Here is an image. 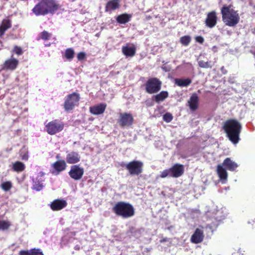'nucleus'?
Segmentation results:
<instances>
[{
    "label": "nucleus",
    "mask_w": 255,
    "mask_h": 255,
    "mask_svg": "<svg viewBox=\"0 0 255 255\" xmlns=\"http://www.w3.org/2000/svg\"><path fill=\"white\" fill-rule=\"evenodd\" d=\"M74 54L75 52L73 49L68 48L65 51V56L68 60H71L74 57Z\"/></svg>",
    "instance_id": "nucleus-31"
},
{
    "label": "nucleus",
    "mask_w": 255,
    "mask_h": 255,
    "mask_svg": "<svg viewBox=\"0 0 255 255\" xmlns=\"http://www.w3.org/2000/svg\"><path fill=\"white\" fill-rule=\"evenodd\" d=\"M120 0H113V10L118 9L120 6Z\"/></svg>",
    "instance_id": "nucleus-38"
},
{
    "label": "nucleus",
    "mask_w": 255,
    "mask_h": 255,
    "mask_svg": "<svg viewBox=\"0 0 255 255\" xmlns=\"http://www.w3.org/2000/svg\"><path fill=\"white\" fill-rule=\"evenodd\" d=\"M221 70L222 71V72H223V73L224 74H225L227 73V71H226V70H225V68L224 66H222L221 68Z\"/></svg>",
    "instance_id": "nucleus-43"
},
{
    "label": "nucleus",
    "mask_w": 255,
    "mask_h": 255,
    "mask_svg": "<svg viewBox=\"0 0 255 255\" xmlns=\"http://www.w3.org/2000/svg\"><path fill=\"white\" fill-rule=\"evenodd\" d=\"M18 63V61L17 59L11 58L5 61L3 68L13 70L16 68Z\"/></svg>",
    "instance_id": "nucleus-21"
},
{
    "label": "nucleus",
    "mask_w": 255,
    "mask_h": 255,
    "mask_svg": "<svg viewBox=\"0 0 255 255\" xmlns=\"http://www.w3.org/2000/svg\"><path fill=\"white\" fill-rule=\"evenodd\" d=\"M223 165L218 164L217 166V173L220 180H226L228 178V173L226 168H224Z\"/></svg>",
    "instance_id": "nucleus-22"
},
{
    "label": "nucleus",
    "mask_w": 255,
    "mask_h": 255,
    "mask_svg": "<svg viewBox=\"0 0 255 255\" xmlns=\"http://www.w3.org/2000/svg\"><path fill=\"white\" fill-rule=\"evenodd\" d=\"M122 167L125 168L131 175H139L143 172V163L139 160H133L128 163L122 162Z\"/></svg>",
    "instance_id": "nucleus-5"
},
{
    "label": "nucleus",
    "mask_w": 255,
    "mask_h": 255,
    "mask_svg": "<svg viewBox=\"0 0 255 255\" xmlns=\"http://www.w3.org/2000/svg\"><path fill=\"white\" fill-rule=\"evenodd\" d=\"M52 167L55 170L61 172L66 169V163L64 160H59L53 163Z\"/></svg>",
    "instance_id": "nucleus-23"
},
{
    "label": "nucleus",
    "mask_w": 255,
    "mask_h": 255,
    "mask_svg": "<svg viewBox=\"0 0 255 255\" xmlns=\"http://www.w3.org/2000/svg\"><path fill=\"white\" fill-rule=\"evenodd\" d=\"M204 238V232L202 229L197 228L191 236L190 241L191 243L197 244L201 243Z\"/></svg>",
    "instance_id": "nucleus-14"
},
{
    "label": "nucleus",
    "mask_w": 255,
    "mask_h": 255,
    "mask_svg": "<svg viewBox=\"0 0 255 255\" xmlns=\"http://www.w3.org/2000/svg\"><path fill=\"white\" fill-rule=\"evenodd\" d=\"M79 100V95L76 93L69 95L67 97L64 103L65 110L69 111L73 110L76 106L78 105Z\"/></svg>",
    "instance_id": "nucleus-9"
},
{
    "label": "nucleus",
    "mask_w": 255,
    "mask_h": 255,
    "mask_svg": "<svg viewBox=\"0 0 255 255\" xmlns=\"http://www.w3.org/2000/svg\"><path fill=\"white\" fill-rule=\"evenodd\" d=\"M162 82L157 78L148 79L144 84L145 90L149 94L157 93L161 88Z\"/></svg>",
    "instance_id": "nucleus-7"
},
{
    "label": "nucleus",
    "mask_w": 255,
    "mask_h": 255,
    "mask_svg": "<svg viewBox=\"0 0 255 255\" xmlns=\"http://www.w3.org/2000/svg\"><path fill=\"white\" fill-rule=\"evenodd\" d=\"M198 65L202 68H211L212 67L211 61L205 62L203 60H200L198 61Z\"/></svg>",
    "instance_id": "nucleus-32"
},
{
    "label": "nucleus",
    "mask_w": 255,
    "mask_h": 255,
    "mask_svg": "<svg viewBox=\"0 0 255 255\" xmlns=\"http://www.w3.org/2000/svg\"><path fill=\"white\" fill-rule=\"evenodd\" d=\"M11 183L9 181L4 182L1 184L2 189L5 191L9 190L11 188Z\"/></svg>",
    "instance_id": "nucleus-35"
},
{
    "label": "nucleus",
    "mask_w": 255,
    "mask_h": 255,
    "mask_svg": "<svg viewBox=\"0 0 255 255\" xmlns=\"http://www.w3.org/2000/svg\"><path fill=\"white\" fill-rule=\"evenodd\" d=\"M133 118L131 114L127 113H121L118 119V123L121 127L132 125Z\"/></svg>",
    "instance_id": "nucleus-12"
},
{
    "label": "nucleus",
    "mask_w": 255,
    "mask_h": 255,
    "mask_svg": "<svg viewBox=\"0 0 255 255\" xmlns=\"http://www.w3.org/2000/svg\"><path fill=\"white\" fill-rule=\"evenodd\" d=\"M86 54L84 52H79L77 54V58L79 60H83L85 58Z\"/></svg>",
    "instance_id": "nucleus-40"
},
{
    "label": "nucleus",
    "mask_w": 255,
    "mask_h": 255,
    "mask_svg": "<svg viewBox=\"0 0 255 255\" xmlns=\"http://www.w3.org/2000/svg\"><path fill=\"white\" fill-rule=\"evenodd\" d=\"M80 158L81 156L78 152L71 151L67 154L66 160L69 164H75L79 162Z\"/></svg>",
    "instance_id": "nucleus-17"
},
{
    "label": "nucleus",
    "mask_w": 255,
    "mask_h": 255,
    "mask_svg": "<svg viewBox=\"0 0 255 255\" xmlns=\"http://www.w3.org/2000/svg\"><path fill=\"white\" fill-rule=\"evenodd\" d=\"M233 7L232 4H225L221 9L222 20L226 25L230 27L235 26L239 23L240 19L238 11Z\"/></svg>",
    "instance_id": "nucleus-2"
},
{
    "label": "nucleus",
    "mask_w": 255,
    "mask_h": 255,
    "mask_svg": "<svg viewBox=\"0 0 255 255\" xmlns=\"http://www.w3.org/2000/svg\"><path fill=\"white\" fill-rule=\"evenodd\" d=\"M168 96L169 94L167 91H162L154 96V100L156 103H159L165 100Z\"/></svg>",
    "instance_id": "nucleus-25"
},
{
    "label": "nucleus",
    "mask_w": 255,
    "mask_h": 255,
    "mask_svg": "<svg viewBox=\"0 0 255 255\" xmlns=\"http://www.w3.org/2000/svg\"><path fill=\"white\" fill-rule=\"evenodd\" d=\"M44 175V172L40 171L35 177L33 176L32 177V183L31 188L33 190L40 191L43 189L44 187V182L45 181Z\"/></svg>",
    "instance_id": "nucleus-8"
},
{
    "label": "nucleus",
    "mask_w": 255,
    "mask_h": 255,
    "mask_svg": "<svg viewBox=\"0 0 255 255\" xmlns=\"http://www.w3.org/2000/svg\"><path fill=\"white\" fill-rule=\"evenodd\" d=\"M113 210L115 214L123 219H128L135 215L133 206L129 203L119 202L115 205Z\"/></svg>",
    "instance_id": "nucleus-4"
},
{
    "label": "nucleus",
    "mask_w": 255,
    "mask_h": 255,
    "mask_svg": "<svg viewBox=\"0 0 255 255\" xmlns=\"http://www.w3.org/2000/svg\"><path fill=\"white\" fill-rule=\"evenodd\" d=\"M136 48L134 45L131 46H124L122 48V51L123 54L126 57H132L135 55Z\"/></svg>",
    "instance_id": "nucleus-18"
},
{
    "label": "nucleus",
    "mask_w": 255,
    "mask_h": 255,
    "mask_svg": "<svg viewBox=\"0 0 255 255\" xmlns=\"http://www.w3.org/2000/svg\"><path fill=\"white\" fill-rule=\"evenodd\" d=\"M25 166L24 163L20 161H16L12 164V169L17 172H20L25 169Z\"/></svg>",
    "instance_id": "nucleus-28"
},
{
    "label": "nucleus",
    "mask_w": 255,
    "mask_h": 255,
    "mask_svg": "<svg viewBox=\"0 0 255 255\" xmlns=\"http://www.w3.org/2000/svg\"><path fill=\"white\" fill-rule=\"evenodd\" d=\"M106 107L105 104H100L90 107V112L94 115H99L102 114Z\"/></svg>",
    "instance_id": "nucleus-19"
},
{
    "label": "nucleus",
    "mask_w": 255,
    "mask_h": 255,
    "mask_svg": "<svg viewBox=\"0 0 255 255\" xmlns=\"http://www.w3.org/2000/svg\"><path fill=\"white\" fill-rule=\"evenodd\" d=\"M163 119L165 122L169 123L172 120L173 116L170 113H166L163 115Z\"/></svg>",
    "instance_id": "nucleus-36"
},
{
    "label": "nucleus",
    "mask_w": 255,
    "mask_h": 255,
    "mask_svg": "<svg viewBox=\"0 0 255 255\" xmlns=\"http://www.w3.org/2000/svg\"><path fill=\"white\" fill-rule=\"evenodd\" d=\"M191 41V37L189 35H185L180 38V42L183 46H188Z\"/></svg>",
    "instance_id": "nucleus-30"
},
{
    "label": "nucleus",
    "mask_w": 255,
    "mask_h": 255,
    "mask_svg": "<svg viewBox=\"0 0 255 255\" xmlns=\"http://www.w3.org/2000/svg\"><path fill=\"white\" fill-rule=\"evenodd\" d=\"M67 205V202L65 200L56 199L51 203L50 206L52 210L58 211L64 208Z\"/></svg>",
    "instance_id": "nucleus-15"
},
{
    "label": "nucleus",
    "mask_w": 255,
    "mask_h": 255,
    "mask_svg": "<svg viewBox=\"0 0 255 255\" xmlns=\"http://www.w3.org/2000/svg\"><path fill=\"white\" fill-rule=\"evenodd\" d=\"M59 7L55 0H41L32 9V11L36 15H46L53 13Z\"/></svg>",
    "instance_id": "nucleus-3"
},
{
    "label": "nucleus",
    "mask_w": 255,
    "mask_h": 255,
    "mask_svg": "<svg viewBox=\"0 0 255 255\" xmlns=\"http://www.w3.org/2000/svg\"><path fill=\"white\" fill-rule=\"evenodd\" d=\"M84 173V169L79 165H74L71 166L68 172L70 177L74 180H80Z\"/></svg>",
    "instance_id": "nucleus-11"
},
{
    "label": "nucleus",
    "mask_w": 255,
    "mask_h": 255,
    "mask_svg": "<svg viewBox=\"0 0 255 255\" xmlns=\"http://www.w3.org/2000/svg\"><path fill=\"white\" fill-rule=\"evenodd\" d=\"M223 128L227 137L233 144H237L240 140V135L242 131V124L237 120L229 119L226 121Z\"/></svg>",
    "instance_id": "nucleus-1"
},
{
    "label": "nucleus",
    "mask_w": 255,
    "mask_h": 255,
    "mask_svg": "<svg viewBox=\"0 0 255 255\" xmlns=\"http://www.w3.org/2000/svg\"><path fill=\"white\" fill-rule=\"evenodd\" d=\"M222 165L224 166L227 170L231 171H235L238 167V164L232 160L231 158L229 157L226 158L224 160Z\"/></svg>",
    "instance_id": "nucleus-20"
},
{
    "label": "nucleus",
    "mask_w": 255,
    "mask_h": 255,
    "mask_svg": "<svg viewBox=\"0 0 255 255\" xmlns=\"http://www.w3.org/2000/svg\"><path fill=\"white\" fill-rule=\"evenodd\" d=\"M52 34L46 31H43L40 34V38L44 40H49L51 37Z\"/></svg>",
    "instance_id": "nucleus-33"
},
{
    "label": "nucleus",
    "mask_w": 255,
    "mask_h": 255,
    "mask_svg": "<svg viewBox=\"0 0 255 255\" xmlns=\"http://www.w3.org/2000/svg\"><path fill=\"white\" fill-rule=\"evenodd\" d=\"M192 82L191 79L189 78L186 79H176L175 80V84L179 87H187Z\"/></svg>",
    "instance_id": "nucleus-26"
},
{
    "label": "nucleus",
    "mask_w": 255,
    "mask_h": 255,
    "mask_svg": "<svg viewBox=\"0 0 255 255\" xmlns=\"http://www.w3.org/2000/svg\"><path fill=\"white\" fill-rule=\"evenodd\" d=\"M10 224L9 222L6 221L0 220V229L5 230L9 228Z\"/></svg>",
    "instance_id": "nucleus-34"
},
{
    "label": "nucleus",
    "mask_w": 255,
    "mask_h": 255,
    "mask_svg": "<svg viewBox=\"0 0 255 255\" xmlns=\"http://www.w3.org/2000/svg\"><path fill=\"white\" fill-rule=\"evenodd\" d=\"M56 157H57V158H59V155H57L56 156Z\"/></svg>",
    "instance_id": "nucleus-45"
},
{
    "label": "nucleus",
    "mask_w": 255,
    "mask_h": 255,
    "mask_svg": "<svg viewBox=\"0 0 255 255\" xmlns=\"http://www.w3.org/2000/svg\"><path fill=\"white\" fill-rule=\"evenodd\" d=\"M45 128L48 134L53 135L63 130L64 124L57 120H54L49 122L45 125Z\"/></svg>",
    "instance_id": "nucleus-10"
},
{
    "label": "nucleus",
    "mask_w": 255,
    "mask_h": 255,
    "mask_svg": "<svg viewBox=\"0 0 255 255\" xmlns=\"http://www.w3.org/2000/svg\"><path fill=\"white\" fill-rule=\"evenodd\" d=\"M218 17L215 11L213 10L207 14V17L205 20L206 26L210 28H212L217 23Z\"/></svg>",
    "instance_id": "nucleus-13"
},
{
    "label": "nucleus",
    "mask_w": 255,
    "mask_h": 255,
    "mask_svg": "<svg viewBox=\"0 0 255 255\" xmlns=\"http://www.w3.org/2000/svg\"><path fill=\"white\" fill-rule=\"evenodd\" d=\"M195 40L200 44H203L204 41V39L201 36H197L195 37Z\"/></svg>",
    "instance_id": "nucleus-41"
},
{
    "label": "nucleus",
    "mask_w": 255,
    "mask_h": 255,
    "mask_svg": "<svg viewBox=\"0 0 255 255\" xmlns=\"http://www.w3.org/2000/svg\"><path fill=\"white\" fill-rule=\"evenodd\" d=\"M111 7H112V1H109L108 2L107 6H106L107 10H108L109 9H110Z\"/></svg>",
    "instance_id": "nucleus-42"
},
{
    "label": "nucleus",
    "mask_w": 255,
    "mask_h": 255,
    "mask_svg": "<svg viewBox=\"0 0 255 255\" xmlns=\"http://www.w3.org/2000/svg\"><path fill=\"white\" fill-rule=\"evenodd\" d=\"M13 51L18 55H20L22 54V50L21 47H18L17 46H15L14 47Z\"/></svg>",
    "instance_id": "nucleus-39"
},
{
    "label": "nucleus",
    "mask_w": 255,
    "mask_h": 255,
    "mask_svg": "<svg viewBox=\"0 0 255 255\" xmlns=\"http://www.w3.org/2000/svg\"><path fill=\"white\" fill-rule=\"evenodd\" d=\"M20 156L21 158L24 160H27L28 159V152L27 151H25L23 152L22 151H20Z\"/></svg>",
    "instance_id": "nucleus-37"
},
{
    "label": "nucleus",
    "mask_w": 255,
    "mask_h": 255,
    "mask_svg": "<svg viewBox=\"0 0 255 255\" xmlns=\"http://www.w3.org/2000/svg\"><path fill=\"white\" fill-rule=\"evenodd\" d=\"M199 99L197 94L193 93L188 101V105L190 110L196 111L199 107Z\"/></svg>",
    "instance_id": "nucleus-16"
},
{
    "label": "nucleus",
    "mask_w": 255,
    "mask_h": 255,
    "mask_svg": "<svg viewBox=\"0 0 255 255\" xmlns=\"http://www.w3.org/2000/svg\"><path fill=\"white\" fill-rule=\"evenodd\" d=\"M184 168L182 164L176 163L171 168L164 170L161 172L160 177L162 178L167 176L174 178H178L180 177L184 173Z\"/></svg>",
    "instance_id": "nucleus-6"
},
{
    "label": "nucleus",
    "mask_w": 255,
    "mask_h": 255,
    "mask_svg": "<svg viewBox=\"0 0 255 255\" xmlns=\"http://www.w3.org/2000/svg\"><path fill=\"white\" fill-rule=\"evenodd\" d=\"M19 255H43L42 252L39 249H32L29 251H21Z\"/></svg>",
    "instance_id": "nucleus-29"
},
{
    "label": "nucleus",
    "mask_w": 255,
    "mask_h": 255,
    "mask_svg": "<svg viewBox=\"0 0 255 255\" xmlns=\"http://www.w3.org/2000/svg\"><path fill=\"white\" fill-rule=\"evenodd\" d=\"M99 33L96 34V36H99Z\"/></svg>",
    "instance_id": "nucleus-44"
},
{
    "label": "nucleus",
    "mask_w": 255,
    "mask_h": 255,
    "mask_svg": "<svg viewBox=\"0 0 255 255\" xmlns=\"http://www.w3.org/2000/svg\"><path fill=\"white\" fill-rule=\"evenodd\" d=\"M11 27V22L8 19H4L2 21L1 25L0 26V36H2L4 32Z\"/></svg>",
    "instance_id": "nucleus-27"
},
{
    "label": "nucleus",
    "mask_w": 255,
    "mask_h": 255,
    "mask_svg": "<svg viewBox=\"0 0 255 255\" xmlns=\"http://www.w3.org/2000/svg\"><path fill=\"white\" fill-rule=\"evenodd\" d=\"M131 17V15L128 13H123L116 17V20L120 24H125L129 21Z\"/></svg>",
    "instance_id": "nucleus-24"
}]
</instances>
